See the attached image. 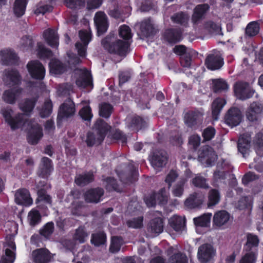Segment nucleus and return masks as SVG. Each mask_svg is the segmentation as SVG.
I'll list each match as a JSON object with an SVG mask.
<instances>
[{"label": "nucleus", "instance_id": "338daca9", "mask_svg": "<svg viewBox=\"0 0 263 263\" xmlns=\"http://www.w3.org/2000/svg\"><path fill=\"white\" fill-rule=\"evenodd\" d=\"M119 35L125 40L132 39V34L130 28L126 25H122L119 28Z\"/></svg>", "mask_w": 263, "mask_h": 263}, {"label": "nucleus", "instance_id": "a18cd8bd", "mask_svg": "<svg viewBox=\"0 0 263 263\" xmlns=\"http://www.w3.org/2000/svg\"><path fill=\"white\" fill-rule=\"evenodd\" d=\"M245 254L239 260V263H256L258 252L256 250L253 251H244Z\"/></svg>", "mask_w": 263, "mask_h": 263}, {"label": "nucleus", "instance_id": "a211bd4d", "mask_svg": "<svg viewBox=\"0 0 263 263\" xmlns=\"http://www.w3.org/2000/svg\"><path fill=\"white\" fill-rule=\"evenodd\" d=\"M192 175V172L189 169H186L184 172V177L181 178L172 188V194L174 196L180 197L183 195L184 185Z\"/></svg>", "mask_w": 263, "mask_h": 263}, {"label": "nucleus", "instance_id": "0e129e2a", "mask_svg": "<svg viewBox=\"0 0 263 263\" xmlns=\"http://www.w3.org/2000/svg\"><path fill=\"white\" fill-rule=\"evenodd\" d=\"M54 231V223L52 222L47 223L40 230V234L45 238H49Z\"/></svg>", "mask_w": 263, "mask_h": 263}, {"label": "nucleus", "instance_id": "ea45409f", "mask_svg": "<svg viewBox=\"0 0 263 263\" xmlns=\"http://www.w3.org/2000/svg\"><path fill=\"white\" fill-rule=\"evenodd\" d=\"M94 179L93 173L91 172L77 175L75 178L76 183L79 186H84L92 182Z\"/></svg>", "mask_w": 263, "mask_h": 263}, {"label": "nucleus", "instance_id": "f03ea898", "mask_svg": "<svg viewBox=\"0 0 263 263\" xmlns=\"http://www.w3.org/2000/svg\"><path fill=\"white\" fill-rule=\"evenodd\" d=\"M103 47L109 53L120 57L126 56L129 46L128 41L116 39L114 35H108L102 41Z\"/></svg>", "mask_w": 263, "mask_h": 263}, {"label": "nucleus", "instance_id": "473e14b6", "mask_svg": "<svg viewBox=\"0 0 263 263\" xmlns=\"http://www.w3.org/2000/svg\"><path fill=\"white\" fill-rule=\"evenodd\" d=\"M39 188L37 191L38 199L40 201L45 202L46 203L51 204V199L50 196L47 194L45 190L51 187L50 184H47L45 180L41 181L37 184Z\"/></svg>", "mask_w": 263, "mask_h": 263}, {"label": "nucleus", "instance_id": "1a4fd4ad", "mask_svg": "<svg viewBox=\"0 0 263 263\" xmlns=\"http://www.w3.org/2000/svg\"><path fill=\"white\" fill-rule=\"evenodd\" d=\"M144 201L148 207L154 206L157 203L164 204L167 201V193L164 189H162L158 193H153L145 197Z\"/></svg>", "mask_w": 263, "mask_h": 263}, {"label": "nucleus", "instance_id": "7ed1b4c3", "mask_svg": "<svg viewBox=\"0 0 263 263\" xmlns=\"http://www.w3.org/2000/svg\"><path fill=\"white\" fill-rule=\"evenodd\" d=\"M110 128V126L102 119H98L94 126V129L97 133V137H96L92 133L88 132L86 140L87 146H92L95 144H100L103 141L106 133Z\"/></svg>", "mask_w": 263, "mask_h": 263}, {"label": "nucleus", "instance_id": "4c0bfd02", "mask_svg": "<svg viewBox=\"0 0 263 263\" xmlns=\"http://www.w3.org/2000/svg\"><path fill=\"white\" fill-rule=\"evenodd\" d=\"M140 32L142 36L145 37H150L155 33L153 25L150 19H145L140 24Z\"/></svg>", "mask_w": 263, "mask_h": 263}, {"label": "nucleus", "instance_id": "f3484780", "mask_svg": "<svg viewBox=\"0 0 263 263\" xmlns=\"http://www.w3.org/2000/svg\"><path fill=\"white\" fill-rule=\"evenodd\" d=\"M22 89L18 86L5 90L2 96L3 100L10 104H14L22 93Z\"/></svg>", "mask_w": 263, "mask_h": 263}, {"label": "nucleus", "instance_id": "e433bc0d", "mask_svg": "<svg viewBox=\"0 0 263 263\" xmlns=\"http://www.w3.org/2000/svg\"><path fill=\"white\" fill-rule=\"evenodd\" d=\"M203 201V198L197 193H194L185 200L184 204L188 209H192L199 207Z\"/></svg>", "mask_w": 263, "mask_h": 263}, {"label": "nucleus", "instance_id": "393cba45", "mask_svg": "<svg viewBox=\"0 0 263 263\" xmlns=\"http://www.w3.org/2000/svg\"><path fill=\"white\" fill-rule=\"evenodd\" d=\"M215 154L211 147L205 146L202 147L198 156V160L201 163H205L208 166L211 165L215 160Z\"/></svg>", "mask_w": 263, "mask_h": 263}, {"label": "nucleus", "instance_id": "39448f33", "mask_svg": "<svg viewBox=\"0 0 263 263\" xmlns=\"http://www.w3.org/2000/svg\"><path fill=\"white\" fill-rule=\"evenodd\" d=\"M234 90L237 98L241 100L251 98L255 92L248 83L242 82L236 83L234 85Z\"/></svg>", "mask_w": 263, "mask_h": 263}, {"label": "nucleus", "instance_id": "4d7b16f0", "mask_svg": "<svg viewBox=\"0 0 263 263\" xmlns=\"http://www.w3.org/2000/svg\"><path fill=\"white\" fill-rule=\"evenodd\" d=\"M52 111V103L50 99H47L45 100L43 108L40 111L42 118L48 117Z\"/></svg>", "mask_w": 263, "mask_h": 263}, {"label": "nucleus", "instance_id": "0eeeda50", "mask_svg": "<svg viewBox=\"0 0 263 263\" xmlns=\"http://www.w3.org/2000/svg\"><path fill=\"white\" fill-rule=\"evenodd\" d=\"M79 37L82 43H76V48L80 57H85L87 47L91 39V32L89 30H81L79 31Z\"/></svg>", "mask_w": 263, "mask_h": 263}, {"label": "nucleus", "instance_id": "e2e57ef3", "mask_svg": "<svg viewBox=\"0 0 263 263\" xmlns=\"http://www.w3.org/2000/svg\"><path fill=\"white\" fill-rule=\"evenodd\" d=\"M106 189L109 191H115L121 192V190L117 184L116 181L112 177H108L104 181Z\"/></svg>", "mask_w": 263, "mask_h": 263}, {"label": "nucleus", "instance_id": "bb28decb", "mask_svg": "<svg viewBox=\"0 0 263 263\" xmlns=\"http://www.w3.org/2000/svg\"><path fill=\"white\" fill-rule=\"evenodd\" d=\"M3 79L6 84L10 86L17 85L21 80L18 71L10 69H6L4 71Z\"/></svg>", "mask_w": 263, "mask_h": 263}, {"label": "nucleus", "instance_id": "412c9836", "mask_svg": "<svg viewBox=\"0 0 263 263\" xmlns=\"http://www.w3.org/2000/svg\"><path fill=\"white\" fill-rule=\"evenodd\" d=\"M163 221L160 217L152 219L148 224L147 231L151 237H155L163 231Z\"/></svg>", "mask_w": 263, "mask_h": 263}, {"label": "nucleus", "instance_id": "a878e982", "mask_svg": "<svg viewBox=\"0 0 263 263\" xmlns=\"http://www.w3.org/2000/svg\"><path fill=\"white\" fill-rule=\"evenodd\" d=\"M33 260L34 263H49L51 256L46 249H39L32 252Z\"/></svg>", "mask_w": 263, "mask_h": 263}, {"label": "nucleus", "instance_id": "774afa93", "mask_svg": "<svg viewBox=\"0 0 263 263\" xmlns=\"http://www.w3.org/2000/svg\"><path fill=\"white\" fill-rule=\"evenodd\" d=\"M73 86L68 83L60 84L58 87V93L59 95H69L70 92L72 91Z\"/></svg>", "mask_w": 263, "mask_h": 263}, {"label": "nucleus", "instance_id": "9b49d317", "mask_svg": "<svg viewBox=\"0 0 263 263\" xmlns=\"http://www.w3.org/2000/svg\"><path fill=\"white\" fill-rule=\"evenodd\" d=\"M27 67L32 78L37 80H43L44 78L45 68L39 61H30L27 64Z\"/></svg>", "mask_w": 263, "mask_h": 263}, {"label": "nucleus", "instance_id": "4be33fe9", "mask_svg": "<svg viewBox=\"0 0 263 263\" xmlns=\"http://www.w3.org/2000/svg\"><path fill=\"white\" fill-rule=\"evenodd\" d=\"M18 57L14 51L9 48H5L0 51V62L3 65H10L17 62Z\"/></svg>", "mask_w": 263, "mask_h": 263}, {"label": "nucleus", "instance_id": "09e8293b", "mask_svg": "<svg viewBox=\"0 0 263 263\" xmlns=\"http://www.w3.org/2000/svg\"><path fill=\"white\" fill-rule=\"evenodd\" d=\"M220 199V195L219 191L216 189H211L208 194V206L215 205L219 203Z\"/></svg>", "mask_w": 263, "mask_h": 263}, {"label": "nucleus", "instance_id": "f704fd0d", "mask_svg": "<svg viewBox=\"0 0 263 263\" xmlns=\"http://www.w3.org/2000/svg\"><path fill=\"white\" fill-rule=\"evenodd\" d=\"M185 222L184 217L178 215H174L169 219L170 226L178 233H181L185 230Z\"/></svg>", "mask_w": 263, "mask_h": 263}, {"label": "nucleus", "instance_id": "f8f14e48", "mask_svg": "<svg viewBox=\"0 0 263 263\" xmlns=\"http://www.w3.org/2000/svg\"><path fill=\"white\" fill-rule=\"evenodd\" d=\"M88 236V234L83 227H79L76 230L73 236V240H66L63 242V245L67 249L72 250L74 249L75 243L77 242L82 243H84Z\"/></svg>", "mask_w": 263, "mask_h": 263}, {"label": "nucleus", "instance_id": "20e7f679", "mask_svg": "<svg viewBox=\"0 0 263 263\" xmlns=\"http://www.w3.org/2000/svg\"><path fill=\"white\" fill-rule=\"evenodd\" d=\"M209 10L210 6L207 4H199L194 8L191 17V22L195 30H200V26Z\"/></svg>", "mask_w": 263, "mask_h": 263}, {"label": "nucleus", "instance_id": "c756f323", "mask_svg": "<svg viewBox=\"0 0 263 263\" xmlns=\"http://www.w3.org/2000/svg\"><path fill=\"white\" fill-rule=\"evenodd\" d=\"M163 37L169 43L175 44L182 39V31L178 29H167L164 33Z\"/></svg>", "mask_w": 263, "mask_h": 263}, {"label": "nucleus", "instance_id": "37998d69", "mask_svg": "<svg viewBox=\"0 0 263 263\" xmlns=\"http://www.w3.org/2000/svg\"><path fill=\"white\" fill-rule=\"evenodd\" d=\"M36 101L37 99L35 98L25 99L19 104V107L21 110L27 115L32 111Z\"/></svg>", "mask_w": 263, "mask_h": 263}, {"label": "nucleus", "instance_id": "c9c22d12", "mask_svg": "<svg viewBox=\"0 0 263 263\" xmlns=\"http://www.w3.org/2000/svg\"><path fill=\"white\" fill-rule=\"evenodd\" d=\"M247 241L243 247V251L256 250L259 245V239L258 236L252 233H247L246 234Z\"/></svg>", "mask_w": 263, "mask_h": 263}, {"label": "nucleus", "instance_id": "864d4df0", "mask_svg": "<svg viewBox=\"0 0 263 263\" xmlns=\"http://www.w3.org/2000/svg\"><path fill=\"white\" fill-rule=\"evenodd\" d=\"M106 235L103 232L93 234L91 236V242L96 246L104 245L106 242Z\"/></svg>", "mask_w": 263, "mask_h": 263}, {"label": "nucleus", "instance_id": "6e6d98bb", "mask_svg": "<svg viewBox=\"0 0 263 263\" xmlns=\"http://www.w3.org/2000/svg\"><path fill=\"white\" fill-rule=\"evenodd\" d=\"M28 218L30 224L32 226L38 224L41 220V216L40 212L34 209L29 212Z\"/></svg>", "mask_w": 263, "mask_h": 263}, {"label": "nucleus", "instance_id": "dca6fc26", "mask_svg": "<svg viewBox=\"0 0 263 263\" xmlns=\"http://www.w3.org/2000/svg\"><path fill=\"white\" fill-rule=\"evenodd\" d=\"M200 30H195L199 33L208 34L211 35H221V29L219 24L209 21L200 26Z\"/></svg>", "mask_w": 263, "mask_h": 263}, {"label": "nucleus", "instance_id": "72a5a7b5", "mask_svg": "<svg viewBox=\"0 0 263 263\" xmlns=\"http://www.w3.org/2000/svg\"><path fill=\"white\" fill-rule=\"evenodd\" d=\"M53 170L51 160L47 157L42 159V163L40 166L39 175L43 178H47Z\"/></svg>", "mask_w": 263, "mask_h": 263}, {"label": "nucleus", "instance_id": "6e6552de", "mask_svg": "<svg viewBox=\"0 0 263 263\" xmlns=\"http://www.w3.org/2000/svg\"><path fill=\"white\" fill-rule=\"evenodd\" d=\"M76 73L79 75L76 82L79 87L82 88H90V89L92 88V76L89 70L86 68L79 69L76 70Z\"/></svg>", "mask_w": 263, "mask_h": 263}, {"label": "nucleus", "instance_id": "69168bd1", "mask_svg": "<svg viewBox=\"0 0 263 263\" xmlns=\"http://www.w3.org/2000/svg\"><path fill=\"white\" fill-rule=\"evenodd\" d=\"M32 39L28 36H23L20 40L18 46L22 50H27L32 46Z\"/></svg>", "mask_w": 263, "mask_h": 263}, {"label": "nucleus", "instance_id": "cd10ccee", "mask_svg": "<svg viewBox=\"0 0 263 263\" xmlns=\"http://www.w3.org/2000/svg\"><path fill=\"white\" fill-rule=\"evenodd\" d=\"M250 136L247 135H242L239 137L237 148L238 152L242 154L243 157H247L249 153L250 148Z\"/></svg>", "mask_w": 263, "mask_h": 263}, {"label": "nucleus", "instance_id": "c03bdc74", "mask_svg": "<svg viewBox=\"0 0 263 263\" xmlns=\"http://www.w3.org/2000/svg\"><path fill=\"white\" fill-rule=\"evenodd\" d=\"M126 121L128 127L133 130L137 131L142 127L143 121L140 117H128L126 119Z\"/></svg>", "mask_w": 263, "mask_h": 263}, {"label": "nucleus", "instance_id": "aec40b11", "mask_svg": "<svg viewBox=\"0 0 263 263\" xmlns=\"http://www.w3.org/2000/svg\"><path fill=\"white\" fill-rule=\"evenodd\" d=\"M15 201L17 204L25 206H30L32 204L30 193L25 189H20L16 191Z\"/></svg>", "mask_w": 263, "mask_h": 263}, {"label": "nucleus", "instance_id": "f257e3e1", "mask_svg": "<svg viewBox=\"0 0 263 263\" xmlns=\"http://www.w3.org/2000/svg\"><path fill=\"white\" fill-rule=\"evenodd\" d=\"M6 122L13 130L19 128L23 126H27L30 127L27 140L28 142L32 145L36 144L43 136L42 128L38 124H34L31 121H28L26 115L18 114L14 117L12 116L13 110L10 107H6L1 110Z\"/></svg>", "mask_w": 263, "mask_h": 263}, {"label": "nucleus", "instance_id": "3c124183", "mask_svg": "<svg viewBox=\"0 0 263 263\" xmlns=\"http://www.w3.org/2000/svg\"><path fill=\"white\" fill-rule=\"evenodd\" d=\"M192 183L195 187L199 188L206 189L209 187V184L206 183V179L199 174L196 175L192 179Z\"/></svg>", "mask_w": 263, "mask_h": 263}, {"label": "nucleus", "instance_id": "6ab92c4d", "mask_svg": "<svg viewBox=\"0 0 263 263\" xmlns=\"http://www.w3.org/2000/svg\"><path fill=\"white\" fill-rule=\"evenodd\" d=\"M202 116V113L199 111H189L184 115V123L189 127H194L201 123Z\"/></svg>", "mask_w": 263, "mask_h": 263}, {"label": "nucleus", "instance_id": "052dcab7", "mask_svg": "<svg viewBox=\"0 0 263 263\" xmlns=\"http://www.w3.org/2000/svg\"><path fill=\"white\" fill-rule=\"evenodd\" d=\"M112 111V106L107 103H103L100 105L99 115L102 117L107 118L110 117Z\"/></svg>", "mask_w": 263, "mask_h": 263}, {"label": "nucleus", "instance_id": "9d476101", "mask_svg": "<svg viewBox=\"0 0 263 263\" xmlns=\"http://www.w3.org/2000/svg\"><path fill=\"white\" fill-rule=\"evenodd\" d=\"M13 237L10 236L6 238V241L4 247L5 249V254L2 257L3 263H13L15 259L14 251L16 246L14 241Z\"/></svg>", "mask_w": 263, "mask_h": 263}, {"label": "nucleus", "instance_id": "4468645a", "mask_svg": "<svg viewBox=\"0 0 263 263\" xmlns=\"http://www.w3.org/2000/svg\"><path fill=\"white\" fill-rule=\"evenodd\" d=\"M216 251L212 245L205 243L199 247L197 256L200 262L206 263L212 259Z\"/></svg>", "mask_w": 263, "mask_h": 263}, {"label": "nucleus", "instance_id": "79ce46f5", "mask_svg": "<svg viewBox=\"0 0 263 263\" xmlns=\"http://www.w3.org/2000/svg\"><path fill=\"white\" fill-rule=\"evenodd\" d=\"M212 217L211 213L203 214V215L194 218V222L196 226V231L199 227H208L209 226Z\"/></svg>", "mask_w": 263, "mask_h": 263}, {"label": "nucleus", "instance_id": "423d86ee", "mask_svg": "<svg viewBox=\"0 0 263 263\" xmlns=\"http://www.w3.org/2000/svg\"><path fill=\"white\" fill-rule=\"evenodd\" d=\"M152 166L157 171L165 165L167 161L166 152L162 149L156 150L149 156Z\"/></svg>", "mask_w": 263, "mask_h": 263}, {"label": "nucleus", "instance_id": "2f4dec72", "mask_svg": "<svg viewBox=\"0 0 263 263\" xmlns=\"http://www.w3.org/2000/svg\"><path fill=\"white\" fill-rule=\"evenodd\" d=\"M103 194L104 191L102 188L92 189L86 192L85 199L88 202L98 203L101 200V197Z\"/></svg>", "mask_w": 263, "mask_h": 263}, {"label": "nucleus", "instance_id": "a19ab883", "mask_svg": "<svg viewBox=\"0 0 263 263\" xmlns=\"http://www.w3.org/2000/svg\"><path fill=\"white\" fill-rule=\"evenodd\" d=\"M50 71L54 75L60 74L66 70V67L59 60L52 59L49 63Z\"/></svg>", "mask_w": 263, "mask_h": 263}, {"label": "nucleus", "instance_id": "680f3d73", "mask_svg": "<svg viewBox=\"0 0 263 263\" xmlns=\"http://www.w3.org/2000/svg\"><path fill=\"white\" fill-rule=\"evenodd\" d=\"M143 217L142 216L138 217L132 218L127 221L126 224L128 227L138 229L141 228L143 226Z\"/></svg>", "mask_w": 263, "mask_h": 263}, {"label": "nucleus", "instance_id": "49530a36", "mask_svg": "<svg viewBox=\"0 0 263 263\" xmlns=\"http://www.w3.org/2000/svg\"><path fill=\"white\" fill-rule=\"evenodd\" d=\"M27 0H16L14 3L13 11L17 17L23 15L25 13Z\"/></svg>", "mask_w": 263, "mask_h": 263}, {"label": "nucleus", "instance_id": "de8ad7c7", "mask_svg": "<svg viewBox=\"0 0 263 263\" xmlns=\"http://www.w3.org/2000/svg\"><path fill=\"white\" fill-rule=\"evenodd\" d=\"M196 52L192 49H189L188 52L180 57V63L184 67H190L191 65L192 58L195 56Z\"/></svg>", "mask_w": 263, "mask_h": 263}, {"label": "nucleus", "instance_id": "c85d7f7f", "mask_svg": "<svg viewBox=\"0 0 263 263\" xmlns=\"http://www.w3.org/2000/svg\"><path fill=\"white\" fill-rule=\"evenodd\" d=\"M205 64L209 69H218L223 65V59L219 54H210L206 59Z\"/></svg>", "mask_w": 263, "mask_h": 263}, {"label": "nucleus", "instance_id": "13d9d810", "mask_svg": "<svg viewBox=\"0 0 263 263\" xmlns=\"http://www.w3.org/2000/svg\"><path fill=\"white\" fill-rule=\"evenodd\" d=\"M189 16L187 14L183 12L176 13L171 17L172 21L182 25H185L189 20Z\"/></svg>", "mask_w": 263, "mask_h": 263}, {"label": "nucleus", "instance_id": "7c9ffc66", "mask_svg": "<svg viewBox=\"0 0 263 263\" xmlns=\"http://www.w3.org/2000/svg\"><path fill=\"white\" fill-rule=\"evenodd\" d=\"M43 37L47 43L52 48H57L59 46V36L57 31L52 29H48L43 32Z\"/></svg>", "mask_w": 263, "mask_h": 263}, {"label": "nucleus", "instance_id": "ddd939ff", "mask_svg": "<svg viewBox=\"0 0 263 263\" xmlns=\"http://www.w3.org/2000/svg\"><path fill=\"white\" fill-rule=\"evenodd\" d=\"M74 112V104L71 99H68L60 107L57 119L58 126L60 125L61 120L72 116Z\"/></svg>", "mask_w": 263, "mask_h": 263}, {"label": "nucleus", "instance_id": "5fc2aeb1", "mask_svg": "<svg viewBox=\"0 0 263 263\" xmlns=\"http://www.w3.org/2000/svg\"><path fill=\"white\" fill-rule=\"evenodd\" d=\"M259 31V25L257 22H251L247 26L246 34L249 36H253L258 34Z\"/></svg>", "mask_w": 263, "mask_h": 263}, {"label": "nucleus", "instance_id": "bf43d9fd", "mask_svg": "<svg viewBox=\"0 0 263 263\" xmlns=\"http://www.w3.org/2000/svg\"><path fill=\"white\" fill-rule=\"evenodd\" d=\"M122 243L123 239L121 237H112L109 248L110 251L112 253H116L118 252L120 250Z\"/></svg>", "mask_w": 263, "mask_h": 263}, {"label": "nucleus", "instance_id": "8fccbe9b", "mask_svg": "<svg viewBox=\"0 0 263 263\" xmlns=\"http://www.w3.org/2000/svg\"><path fill=\"white\" fill-rule=\"evenodd\" d=\"M212 89L215 92H221L228 89L227 82L222 79L213 80Z\"/></svg>", "mask_w": 263, "mask_h": 263}, {"label": "nucleus", "instance_id": "603ef678", "mask_svg": "<svg viewBox=\"0 0 263 263\" xmlns=\"http://www.w3.org/2000/svg\"><path fill=\"white\" fill-rule=\"evenodd\" d=\"M37 54L40 59H49L52 57V51L46 48L42 43L37 44Z\"/></svg>", "mask_w": 263, "mask_h": 263}, {"label": "nucleus", "instance_id": "2eb2a0df", "mask_svg": "<svg viewBox=\"0 0 263 263\" xmlns=\"http://www.w3.org/2000/svg\"><path fill=\"white\" fill-rule=\"evenodd\" d=\"M242 117L241 112L238 108L232 107L225 116V123L231 127L236 126L241 122Z\"/></svg>", "mask_w": 263, "mask_h": 263}, {"label": "nucleus", "instance_id": "5701e85b", "mask_svg": "<svg viewBox=\"0 0 263 263\" xmlns=\"http://www.w3.org/2000/svg\"><path fill=\"white\" fill-rule=\"evenodd\" d=\"M230 215L226 211H219L215 213L213 217L214 224L222 229L227 227L230 220Z\"/></svg>", "mask_w": 263, "mask_h": 263}, {"label": "nucleus", "instance_id": "b1692460", "mask_svg": "<svg viewBox=\"0 0 263 263\" xmlns=\"http://www.w3.org/2000/svg\"><path fill=\"white\" fill-rule=\"evenodd\" d=\"M94 21L99 35L103 34L107 30L108 24L106 14L99 11L96 13Z\"/></svg>", "mask_w": 263, "mask_h": 263}, {"label": "nucleus", "instance_id": "58836bf2", "mask_svg": "<svg viewBox=\"0 0 263 263\" xmlns=\"http://www.w3.org/2000/svg\"><path fill=\"white\" fill-rule=\"evenodd\" d=\"M226 104V101L222 98H218L214 100L212 104V118L215 121L217 120L220 112Z\"/></svg>", "mask_w": 263, "mask_h": 263}]
</instances>
